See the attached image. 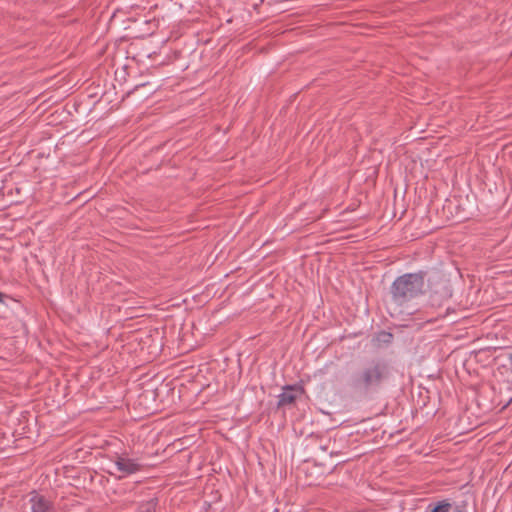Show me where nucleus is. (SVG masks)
<instances>
[{
	"mask_svg": "<svg viewBox=\"0 0 512 512\" xmlns=\"http://www.w3.org/2000/svg\"><path fill=\"white\" fill-rule=\"evenodd\" d=\"M301 393L302 389L300 387L292 385L284 387L282 393L278 396V407L293 404Z\"/></svg>",
	"mask_w": 512,
	"mask_h": 512,
	"instance_id": "6",
	"label": "nucleus"
},
{
	"mask_svg": "<svg viewBox=\"0 0 512 512\" xmlns=\"http://www.w3.org/2000/svg\"><path fill=\"white\" fill-rule=\"evenodd\" d=\"M511 402H512V398L510 399L509 403H511Z\"/></svg>",
	"mask_w": 512,
	"mask_h": 512,
	"instance_id": "12",
	"label": "nucleus"
},
{
	"mask_svg": "<svg viewBox=\"0 0 512 512\" xmlns=\"http://www.w3.org/2000/svg\"><path fill=\"white\" fill-rule=\"evenodd\" d=\"M31 512H55L53 503L45 496L34 493L29 499Z\"/></svg>",
	"mask_w": 512,
	"mask_h": 512,
	"instance_id": "5",
	"label": "nucleus"
},
{
	"mask_svg": "<svg viewBox=\"0 0 512 512\" xmlns=\"http://www.w3.org/2000/svg\"><path fill=\"white\" fill-rule=\"evenodd\" d=\"M453 509V504H451L448 500L438 501L435 504H429L427 510L430 512H451Z\"/></svg>",
	"mask_w": 512,
	"mask_h": 512,
	"instance_id": "7",
	"label": "nucleus"
},
{
	"mask_svg": "<svg viewBox=\"0 0 512 512\" xmlns=\"http://www.w3.org/2000/svg\"><path fill=\"white\" fill-rule=\"evenodd\" d=\"M114 464L116 469L122 473L120 478L141 470V465L137 461L123 455H117Z\"/></svg>",
	"mask_w": 512,
	"mask_h": 512,
	"instance_id": "4",
	"label": "nucleus"
},
{
	"mask_svg": "<svg viewBox=\"0 0 512 512\" xmlns=\"http://www.w3.org/2000/svg\"><path fill=\"white\" fill-rule=\"evenodd\" d=\"M425 276V272L419 271L397 277L390 287L393 302L402 306L422 295L425 291Z\"/></svg>",
	"mask_w": 512,
	"mask_h": 512,
	"instance_id": "2",
	"label": "nucleus"
},
{
	"mask_svg": "<svg viewBox=\"0 0 512 512\" xmlns=\"http://www.w3.org/2000/svg\"><path fill=\"white\" fill-rule=\"evenodd\" d=\"M5 294L0 292V303H4Z\"/></svg>",
	"mask_w": 512,
	"mask_h": 512,
	"instance_id": "10",
	"label": "nucleus"
},
{
	"mask_svg": "<svg viewBox=\"0 0 512 512\" xmlns=\"http://www.w3.org/2000/svg\"><path fill=\"white\" fill-rule=\"evenodd\" d=\"M157 506V499L152 498L139 505L137 512H155Z\"/></svg>",
	"mask_w": 512,
	"mask_h": 512,
	"instance_id": "8",
	"label": "nucleus"
},
{
	"mask_svg": "<svg viewBox=\"0 0 512 512\" xmlns=\"http://www.w3.org/2000/svg\"><path fill=\"white\" fill-rule=\"evenodd\" d=\"M510 364H512V353L508 357Z\"/></svg>",
	"mask_w": 512,
	"mask_h": 512,
	"instance_id": "11",
	"label": "nucleus"
},
{
	"mask_svg": "<svg viewBox=\"0 0 512 512\" xmlns=\"http://www.w3.org/2000/svg\"><path fill=\"white\" fill-rule=\"evenodd\" d=\"M392 372L393 368L387 361L372 360L350 376L348 387L355 394L366 396L387 382L391 378Z\"/></svg>",
	"mask_w": 512,
	"mask_h": 512,
	"instance_id": "1",
	"label": "nucleus"
},
{
	"mask_svg": "<svg viewBox=\"0 0 512 512\" xmlns=\"http://www.w3.org/2000/svg\"><path fill=\"white\" fill-rule=\"evenodd\" d=\"M430 291V304L433 307H440L452 296L449 282L440 274L435 273L427 279Z\"/></svg>",
	"mask_w": 512,
	"mask_h": 512,
	"instance_id": "3",
	"label": "nucleus"
},
{
	"mask_svg": "<svg viewBox=\"0 0 512 512\" xmlns=\"http://www.w3.org/2000/svg\"><path fill=\"white\" fill-rule=\"evenodd\" d=\"M451 512H466L464 504H455Z\"/></svg>",
	"mask_w": 512,
	"mask_h": 512,
	"instance_id": "9",
	"label": "nucleus"
}]
</instances>
